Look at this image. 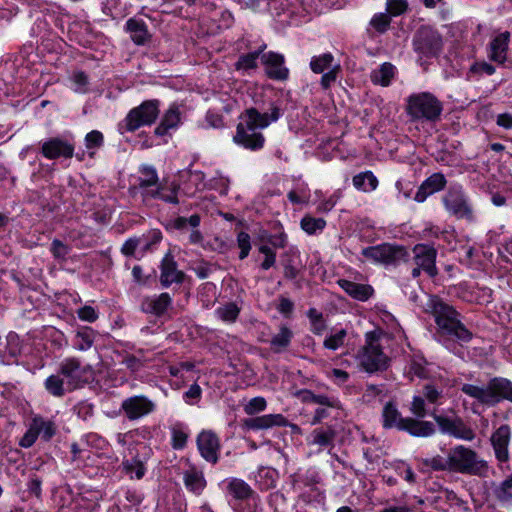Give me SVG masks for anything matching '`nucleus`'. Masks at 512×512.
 Here are the masks:
<instances>
[{"mask_svg": "<svg viewBox=\"0 0 512 512\" xmlns=\"http://www.w3.org/2000/svg\"><path fill=\"white\" fill-rule=\"evenodd\" d=\"M395 74L396 67L389 62H385L371 72L370 78L373 84L387 87L391 84Z\"/></svg>", "mask_w": 512, "mask_h": 512, "instance_id": "obj_35", "label": "nucleus"}, {"mask_svg": "<svg viewBox=\"0 0 512 512\" xmlns=\"http://www.w3.org/2000/svg\"><path fill=\"white\" fill-rule=\"evenodd\" d=\"M41 153L47 159L72 158L74 155V145L62 138H50L42 143Z\"/></svg>", "mask_w": 512, "mask_h": 512, "instance_id": "obj_19", "label": "nucleus"}, {"mask_svg": "<svg viewBox=\"0 0 512 512\" xmlns=\"http://www.w3.org/2000/svg\"><path fill=\"white\" fill-rule=\"evenodd\" d=\"M266 48V45H262L258 50L254 52H250L244 55H241L236 62L235 66L238 70H248L256 68L257 66V60Z\"/></svg>", "mask_w": 512, "mask_h": 512, "instance_id": "obj_46", "label": "nucleus"}, {"mask_svg": "<svg viewBox=\"0 0 512 512\" xmlns=\"http://www.w3.org/2000/svg\"><path fill=\"white\" fill-rule=\"evenodd\" d=\"M443 205L446 211L458 219H473V209L462 186L451 185L443 196Z\"/></svg>", "mask_w": 512, "mask_h": 512, "instance_id": "obj_12", "label": "nucleus"}, {"mask_svg": "<svg viewBox=\"0 0 512 512\" xmlns=\"http://www.w3.org/2000/svg\"><path fill=\"white\" fill-rule=\"evenodd\" d=\"M31 426L37 436H41L45 441L50 440L56 433L54 422L46 420L40 416H36L32 419Z\"/></svg>", "mask_w": 512, "mask_h": 512, "instance_id": "obj_40", "label": "nucleus"}, {"mask_svg": "<svg viewBox=\"0 0 512 512\" xmlns=\"http://www.w3.org/2000/svg\"><path fill=\"white\" fill-rule=\"evenodd\" d=\"M509 39L510 34L509 32L505 31L495 36L491 40L489 44L488 56L492 61L497 62L499 64L505 62L507 58Z\"/></svg>", "mask_w": 512, "mask_h": 512, "instance_id": "obj_29", "label": "nucleus"}, {"mask_svg": "<svg viewBox=\"0 0 512 512\" xmlns=\"http://www.w3.org/2000/svg\"><path fill=\"white\" fill-rule=\"evenodd\" d=\"M427 467L435 471H448L466 475L482 476L488 463L478 453L465 445L451 447L445 456L436 455L424 460Z\"/></svg>", "mask_w": 512, "mask_h": 512, "instance_id": "obj_2", "label": "nucleus"}, {"mask_svg": "<svg viewBox=\"0 0 512 512\" xmlns=\"http://www.w3.org/2000/svg\"><path fill=\"white\" fill-rule=\"evenodd\" d=\"M443 434H448L457 439L472 441L475 438L474 431L468 427L460 417H446L431 413Z\"/></svg>", "mask_w": 512, "mask_h": 512, "instance_id": "obj_17", "label": "nucleus"}, {"mask_svg": "<svg viewBox=\"0 0 512 512\" xmlns=\"http://www.w3.org/2000/svg\"><path fill=\"white\" fill-rule=\"evenodd\" d=\"M51 252L57 259H65L69 253V247L62 241L54 239L51 244Z\"/></svg>", "mask_w": 512, "mask_h": 512, "instance_id": "obj_57", "label": "nucleus"}, {"mask_svg": "<svg viewBox=\"0 0 512 512\" xmlns=\"http://www.w3.org/2000/svg\"><path fill=\"white\" fill-rule=\"evenodd\" d=\"M202 394V389L198 384H193L189 387V389L184 393V399L188 404H193V401H197L200 399Z\"/></svg>", "mask_w": 512, "mask_h": 512, "instance_id": "obj_60", "label": "nucleus"}, {"mask_svg": "<svg viewBox=\"0 0 512 512\" xmlns=\"http://www.w3.org/2000/svg\"><path fill=\"white\" fill-rule=\"evenodd\" d=\"M387 12L392 17L399 16L406 12L408 9V1L407 0H387L386 2Z\"/></svg>", "mask_w": 512, "mask_h": 512, "instance_id": "obj_51", "label": "nucleus"}, {"mask_svg": "<svg viewBox=\"0 0 512 512\" xmlns=\"http://www.w3.org/2000/svg\"><path fill=\"white\" fill-rule=\"evenodd\" d=\"M85 147L89 157L93 158L97 150L102 147L104 143L103 134L98 130H93L85 136Z\"/></svg>", "mask_w": 512, "mask_h": 512, "instance_id": "obj_45", "label": "nucleus"}, {"mask_svg": "<svg viewBox=\"0 0 512 512\" xmlns=\"http://www.w3.org/2000/svg\"><path fill=\"white\" fill-rule=\"evenodd\" d=\"M159 114V101L148 100L130 110L124 125L127 131L133 132L142 126L151 125Z\"/></svg>", "mask_w": 512, "mask_h": 512, "instance_id": "obj_13", "label": "nucleus"}, {"mask_svg": "<svg viewBox=\"0 0 512 512\" xmlns=\"http://www.w3.org/2000/svg\"><path fill=\"white\" fill-rule=\"evenodd\" d=\"M338 200H339L338 195H336V194L331 195L328 199L319 203L317 210L319 212H325V213L329 212L334 208V206L337 204Z\"/></svg>", "mask_w": 512, "mask_h": 512, "instance_id": "obj_63", "label": "nucleus"}, {"mask_svg": "<svg viewBox=\"0 0 512 512\" xmlns=\"http://www.w3.org/2000/svg\"><path fill=\"white\" fill-rule=\"evenodd\" d=\"M181 123V111L176 104H172L163 115L160 124L155 129V134L165 135L170 129H176Z\"/></svg>", "mask_w": 512, "mask_h": 512, "instance_id": "obj_33", "label": "nucleus"}, {"mask_svg": "<svg viewBox=\"0 0 512 512\" xmlns=\"http://www.w3.org/2000/svg\"><path fill=\"white\" fill-rule=\"evenodd\" d=\"M461 391L477 403L493 407L502 400L512 402V382L506 378L495 377L486 384L465 383Z\"/></svg>", "mask_w": 512, "mask_h": 512, "instance_id": "obj_4", "label": "nucleus"}, {"mask_svg": "<svg viewBox=\"0 0 512 512\" xmlns=\"http://www.w3.org/2000/svg\"><path fill=\"white\" fill-rule=\"evenodd\" d=\"M412 251L413 262L415 264V267H413L411 271L412 277H419L421 271L427 273L429 277H435L438 274V269L436 267V249L429 245L417 244L414 246Z\"/></svg>", "mask_w": 512, "mask_h": 512, "instance_id": "obj_14", "label": "nucleus"}, {"mask_svg": "<svg viewBox=\"0 0 512 512\" xmlns=\"http://www.w3.org/2000/svg\"><path fill=\"white\" fill-rule=\"evenodd\" d=\"M496 123L498 126L504 129H512V114L511 113H501L497 115Z\"/></svg>", "mask_w": 512, "mask_h": 512, "instance_id": "obj_64", "label": "nucleus"}, {"mask_svg": "<svg viewBox=\"0 0 512 512\" xmlns=\"http://www.w3.org/2000/svg\"><path fill=\"white\" fill-rule=\"evenodd\" d=\"M172 304V298L169 293L164 292L159 295L145 297L141 302L143 312L155 316H162Z\"/></svg>", "mask_w": 512, "mask_h": 512, "instance_id": "obj_25", "label": "nucleus"}, {"mask_svg": "<svg viewBox=\"0 0 512 512\" xmlns=\"http://www.w3.org/2000/svg\"><path fill=\"white\" fill-rule=\"evenodd\" d=\"M58 371L64 378L69 391L80 389L93 380L92 367L88 364H83L75 357H68L62 360Z\"/></svg>", "mask_w": 512, "mask_h": 512, "instance_id": "obj_9", "label": "nucleus"}, {"mask_svg": "<svg viewBox=\"0 0 512 512\" xmlns=\"http://www.w3.org/2000/svg\"><path fill=\"white\" fill-rule=\"evenodd\" d=\"M138 186L144 201L148 200L153 190L160 185L156 169L151 165H142L139 168Z\"/></svg>", "mask_w": 512, "mask_h": 512, "instance_id": "obj_23", "label": "nucleus"}, {"mask_svg": "<svg viewBox=\"0 0 512 512\" xmlns=\"http://www.w3.org/2000/svg\"><path fill=\"white\" fill-rule=\"evenodd\" d=\"M122 465L123 470L131 479L140 480L144 477L146 473V467L144 463L137 457L124 460Z\"/></svg>", "mask_w": 512, "mask_h": 512, "instance_id": "obj_42", "label": "nucleus"}, {"mask_svg": "<svg viewBox=\"0 0 512 512\" xmlns=\"http://www.w3.org/2000/svg\"><path fill=\"white\" fill-rule=\"evenodd\" d=\"M425 310L434 317L439 337L460 342H468L472 339V333L461 322L460 314L441 298L429 296Z\"/></svg>", "mask_w": 512, "mask_h": 512, "instance_id": "obj_3", "label": "nucleus"}, {"mask_svg": "<svg viewBox=\"0 0 512 512\" xmlns=\"http://www.w3.org/2000/svg\"><path fill=\"white\" fill-rule=\"evenodd\" d=\"M215 313L219 319L224 322L233 323L238 318L240 308L235 303H227L223 306L218 307Z\"/></svg>", "mask_w": 512, "mask_h": 512, "instance_id": "obj_47", "label": "nucleus"}, {"mask_svg": "<svg viewBox=\"0 0 512 512\" xmlns=\"http://www.w3.org/2000/svg\"><path fill=\"white\" fill-rule=\"evenodd\" d=\"M78 317L87 322H94L98 318V313L91 306H84L77 311Z\"/></svg>", "mask_w": 512, "mask_h": 512, "instance_id": "obj_59", "label": "nucleus"}, {"mask_svg": "<svg viewBox=\"0 0 512 512\" xmlns=\"http://www.w3.org/2000/svg\"><path fill=\"white\" fill-rule=\"evenodd\" d=\"M496 496L503 503H507L512 500L511 478H508L501 483V485L496 489Z\"/></svg>", "mask_w": 512, "mask_h": 512, "instance_id": "obj_53", "label": "nucleus"}, {"mask_svg": "<svg viewBox=\"0 0 512 512\" xmlns=\"http://www.w3.org/2000/svg\"><path fill=\"white\" fill-rule=\"evenodd\" d=\"M227 491L231 496L238 500H246L252 498L255 512H257V509L260 506V500L257 497H254L253 490L245 481L238 478L229 479L227 484Z\"/></svg>", "mask_w": 512, "mask_h": 512, "instance_id": "obj_28", "label": "nucleus"}, {"mask_svg": "<svg viewBox=\"0 0 512 512\" xmlns=\"http://www.w3.org/2000/svg\"><path fill=\"white\" fill-rule=\"evenodd\" d=\"M383 426L385 428H397L411 434L415 437L432 436L436 429L432 422L413 419L410 417L403 418L395 405L388 402L383 408Z\"/></svg>", "mask_w": 512, "mask_h": 512, "instance_id": "obj_7", "label": "nucleus"}, {"mask_svg": "<svg viewBox=\"0 0 512 512\" xmlns=\"http://www.w3.org/2000/svg\"><path fill=\"white\" fill-rule=\"evenodd\" d=\"M446 386L447 382L443 377L426 383L423 386L422 394L413 397L410 407L412 414L418 418H424L427 415L425 401L434 405L440 404Z\"/></svg>", "mask_w": 512, "mask_h": 512, "instance_id": "obj_11", "label": "nucleus"}, {"mask_svg": "<svg viewBox=\"0 0 512 512\" xmlns=\"http://www.w3.org/2000/svg\"><path fill=\"white\" fill-rule=\"evenodd\" d=\"M184 280V273L178 269L174 257L167 253L160 264V283L168 288L172 284H180Z\"/></svg>", "mask_w": 512, "mask_h": 512, "instance_id": "obj_20", "label": "nucleus"}, {"mask_svg": "<svg viewBox=\"0 0 512 512\" xmlns=\"http://www.w3.org/2000/svg\"><path fill=\"white\" fill-rule=\"evenodd\" d=\"M339 286L352 298L358 301H366L373 294V288L368 284L355 283L350 280H338Z\"/></svg>", "mask_w": 512, "mask_h": 512, "instance_id": "obj_31", "label": "nucleus"}, {"mask_svg": "<svg viewBox=\"0 0 512 512\" xmlns=\"http://www.w3.org/2000/svg\"><path fill=\"white\" fill-rule=\"evenodd\" d=\"M391 17L389 13H377L370 20V25L378 32L384 33L390 26Z\"/></svg>", "mask_w": 512, "mask_h": 512, "instance_id": "obj_49", "label": "nucleus"}, {"mask_svg": "<svg viewBox=\"0 0 512 512\" xmlns=\"http://www.w3.org/2000/svg\"><path fill=\"white\" fill-rule=\"evenodd\" d=\"M443 49L441 34L430 26L420 27L413 37V50L417 54V62L426 67L428 61L440 55Z\"/></svg>", "mask_w": 512, "mask_h": 512, "instance_id": "obj_8", "label": "nucleus"}, {"mask_svg": "<svg viewBox=\"0 0 512 512\" xmlns=\"http://www.w3.org/2000/svg\"><path fill=\"white\" fill-rule=\"evenodd\" d=\"M381 335L382 332L379 330L367 332L365 344L357 354L359 367L369 374L383 371L388 367L389 358L383 352L380 343Z\"/></svg>", "mask_w": 512, "mask_h": 512, "instance_id": "obj_5", "label": "nucleus"}, {"mask_svg": "<svg viewBox=\"0 0 512 512\" xmlns=\"http://www.w3.org/2000/svg\"><path fill=\"white\" fill-rule=\"evenodd\" d=\"M287 197L293 204L307 203L310 197L309 189L307 186L299 187L298 189L290 191Z\"/></svg>", "mask_w": 512, "mask_h": 512, "instance_id": "obj_52", "label": "nucleus"}, {"mask_svg": "<svg viewBox=\"0 0 512 512\" xmlns=\"http://www.w3.org/2000/svg\"><path fill=\"white\" fill-rule=\"evenodd\" d=\"M197 448L200 455L212 464L218 462L220 451V440L218 436L210 431L204 430L197 436Z\"/></svg>", "mask_w": 512, "mask_h": 512, "instance_id": "obj_18", "label": "nucleus"}, {"mask_svg": "<svg viewBox=\"0 0 512 512\" xmlns=\"http://www.w3.org/2000/svg\"><path fill=\"white\" fill-rule=\"evenodd\" d=\"M362 255L377 264L398 265L408 261L410 255L407 249L401 245L383 243L376 246H369L362 250Z\"/></svg>", "mask_w": 512, "mask_h": 512, "instance_id": "obj_10", "label": "nucleus"}, {"mask_svg": "<svg viewBox=\"0 0 512 512\" xmlns=\"http://www.w3.org/2000/svg\"><path fill=\"white\" fill-rule=\"evenodd\" d=\"M261 61L269 78L284 80L288 77V69L284 66V56L282 54L275 52L263 53Z\"/></svg>", "mask_w": 512, "mask_h": 512, "instance_id": "obj_22", "label": "nucleus"}, {"mask_svg": "<svg viewBox=\"0 0 512 512\" xmlns=\"http://www.w3.org/2000/svg\"><path fill=\"white\" fill-rule=\"evenodd\" d=\"M510 438L511 429L507 424L501 425L491 436L495 456L500 462H505L509 458Z\"/></svg>", "mask_w": 512, "mask_h": 512, "instance_id": "obj_24", "label": "nucleus"}, {"mask_svg": "<svg viewBox=\"0 0 512 512\" xmlns=\"http://www.w3.org/2000/svg\"><path fill=\"white\" fill-rule=\"evenodd\" d=\"M75 84L74 90L78 93H85L87 91L88 77L83 72H76L72 76Z\"/></svg>", "mask_w": 512, "mask_h": 512, "instance_id": "obj_58", "label": "nucleus"}, {"mask_svg": "<svg viewBox=\"0 0 512 512\" xmlns=\"http://www.w3.org/2000/svg\"><path fill=\"white\" fill-rule=\"evenodd\" d=\"M267 407V402L263 397H254L252 398L245 406L244 412L247 415H255L264 411Z\"/></svg>", "mask_w": 512, "mask_h": 512, "instance_id": "obj_50", "label": "nucleus"}, {"mask_svg": "<svg viewBox=\"0 0 512 512\" xmlns=\"http://www.w3.org/2000/svg\"><path fill=\"white\" fill-rule=\"evenodd\" d=\"M44 387L49 394L58 398L63 397L67 392H70L59 371L57 374H52L46 378L44 381Z\"/></svg>", "mask_w": 512, "mask_h": 512, "instance_id": "obj_38", "label": "nucleus"}, {"mask_svg": "<svg viewBox=\"0 0 512 512\" xmlns=\"http://www.w3.org/2000/svg\"><path fill=\"white\" fill-rule=\"evenodd\" d=\"M37 437L38 436L35 433L33 427L30 425L28 431L21 438L19 445L24 448H29L35 443Z\"/></svg>", "mask_w": 512, "mask_h": 512, "instance_id": "obj_62", "label": "nucleus"}, {"mask_svg": "<svg viewBox=\"0 0 512 512\" xmlns=\"http://www.w3.org/2000/svg\"><path fill=\"white\" fill-rule=\"evenodd\" d=\"M447 181L442 173H434L429 176L418 188L414 200L416 202H424L428 196L442 190Z\"/></svg>", "mask_w": 512, "mask_h": 512, "instance_id": "obj_26", "label": "nucleus"}, {"mask_svg": "<svg viewBox=\"0 0 512 512\" xmlns=\"http://www.w3.org/2000/svg\"><path fill=\"white\" fill-rule=\"evenodd\" d=\"M199 224H200V217L197 214L191 215L189 218L177 217L174 220V227L177 229H184L188 225L193 228H196L199 226Z\"/></svg>", "mask_w": 512, "mask_h": 512, "instance_id": "obj_55", "label": "nucleus"}, {"mask_svg": "<svg viewBox=\"0 0 512 512\" xmlns=\"http://www.w3.org/2000/svg\"><path fill=\"white\" fill-rule=\"evenodd\" d=\"M334 60L333 54L329 52L315 55L310 60V69L316 74H323L320 84L324 89H328L336 82L341 71L340 64L335 63Z\"/></svg>", "mask_w": 512, "mask_h": 512, "instance_id": "obj_15", "label": "nucleus"}, {"mask_svg": "<svg viewBox=\"0 0 512 512\" xmlns=\"http://www.w3.org/2000/svg\"><path fill=\"white\" fill-rule=\"evenodd\" d=\"M296 396L305 403H314L325 407L337 408L341 407L340 401L334 396L324 394H315L311 390L302 389L296 393Z\"/></svg>", "mask_w": 512, "mask_h": 512, "instance_id": "obj_30", "label": "nucleus"}, {"mask_svg": "<svg viewBox=\"0 0 512 512\" xmlns=\"http://www.w3.org/2000/svg\"><path fill=\"white\" fill-rule=\"evenodd\" d=\"M237 244L240 248L239 258L242 260L246 258L251 250L250 236L246 232H240L237 235Z\"/></svg>", "mask_w": 512, "mask_h": 512, "instance_id": "obj_54", "label": "nucleus"}, {"mask_svg": "<svg viewBox=\"0 0 512 512\" xmlns=\"http://www.w3.org/2000/svg\"><path fill=\"white\" fill-rule=\"evenodd\" d=\"M94 339V330L89 327H85L76 333L73 342L74 348L79 351H86L92 347Z\"/></svg>", "mask_w": 512, "mask_h": 512, "instance_id": "obj_41", "label": "nucleus"}, {"mask_svg": "<svg viewBox=\"0 0 512 512\" xmlns=\"http://www.w3.org/2000/svg\"><path fill=\"white\" fill-rule=\"evenodd\" d=\"M346 336L347 332L345 329L337 330L325 338L323 346L329 350H337L344 345Z\"/></svg>", "mask_w": 512, "mask_h": 512, "instance_id": "obj_48", "label": "nucleus"}, {"mask_svg": "<svg viewBox=\"0 0 512 512\" xmlns=\"http://www.w3.org/2000/svg\"><path fill=\"white\" fill-rule=\"evenodd\" d=\"M353 186L362 192L374 191L378 186V180L371 171L361 172L352 179Z\"/></svg>", "mask_w": 512, "mask_h": 512, "instance_id": "obj_39", "label": "nucleus"}, {"mask_svg": "<svg viewBox=\"0 0 512 512\" xmlns=\"http://www.w3.org/2000/svg\"><path fill=\"white\" fill-rule=\"evenodd\" d=\"M442 110V103L430 92L413 93L406 99L405 111L413 121L435 122Z\"/></svg>", "mask_w": 512, "mask_h": 512, "instance_id": "obj_6", "label": "nucleus"}, {"mask_svg": "<svg viewBox=\"0 0 512 512\" xmlns=\"http://www.w3.org/2000/svg\"><path fill=\"white\" fill-rule=\"evenodd\" d=\"M292 338H293L292 330L289 327L282 325L279 328L278 333L273 335L270 340V345H271L272 350L276 353H281V352L285 351L288 348V346L290 345Z\"/></svg>", "mask_w": 512, "mask_h": 512, "instance_id": "obj_37", "label": "nucleus"}, {"mask_svg": "<svg viewBox=\"0 0 512 512\" xmlns=\"http://www.w3.org/2000/svg\"><path fill=\"white\" fill-rule=\"evenodd\" d=\"M288 420L282 414H266L247 418L243 421V428L247 430H267L272 427H286Z\"/></svg>", "mask_w": 512, "mask_h": 512, "instance_id": "obj_21", "label": "nucleus"}, {"mask_svg": "<svg viewBox=\"0 0 512 512\" xmlns=\"http://www.w3.org/2000/svg\"><path fill=\"white\" fill-rule=\"evenodd\" d=\"M156 403L145 395H135L122 401L121 410L130 421L141 419L156 410Z\"/></svg>", "mask_w": 512, "mask_h": 512, "instance_id": "obj_16", "label": "nucleus"}, {"mask_svg": "<svg viewBox=\"0 0 512 512\" xmlns=\"http://www.w3.org/2000/svg\"><path fill=\"white\" fill-rule=\"evenodd\" d=\"M126 30L132 41L137 45H143L150 37L147 25L141 19L130 18L126 22Z\"/></svg>", "mask_w": 512, "mask_h": 512, "instance_id": "obj_34", "label": "nucleus"}, {"mask_svg": "<svg viewBox=\"0 0 512 512\" xmlns=\"http://www.w3.org/2000/svg\"><path fill=\"white\" fill-rule=\"evenodd\" d=\"M183 482L186 489L196 495H200L207 485L202 469L194 465L183 471Z\"/></svg>", "mask_w": 512, "mask_h": 512, "instance_id": "obj_27", "label": "nucleus"}, {"mask_svg": "<svg viewBox=\"0 0 512 512\" xmlns=\"http://www.w3.org/2000/svg\"><path fill=\"white\" fill-rule=\"evenodd\" d=\"M140 238H129L125 241V243L121 247V252L125 256H133L137 247L140 244Z\"/></svg>", "mask_w": 512, "mask_h": 512, "instance_id": "obj_61", "label": "nucleus"}, {"mask_svg": "<svg viewBox=\"0 0 512 512\" xmlns=\"http://www.w3.org/2000/svg\"><path fill=\"white\" fill-rule=\"evenodd\" d=\"M335 432L331 428H318L312 431L307 439L309 445H316L320 449L329 447L333 444Z\"/></svg>", "mask_w": 512, "mask_h": 512, "instance_id": "obj_36", "label": "nucleus"}, {"mask_svg": "<svg viewBox=\"0 0 512 512\" xmlns=\"http://www.w3.org/2000/svg\"><path fill=\"white\" fill-rule=\"evenodd\" d=\"M281 115V109L275 103H271L269 112L261 113L256 108L245 110L236 127L233 142L251 151L262 149L265 137L259 130L276 122Z\"/></svg>", "mask_w": 512, "mask_h": 512, "instance_id": "obj_1", "label": "nucleus"}, {"mask_svg": "<svg viewBox=\"0 0 512 512\" xmlns=\"http://www.w3.org/2000/svg\"><path fill=\"white\" fill-rule=\"evenodd\" d=\"M301 228L309 235L320 233L326 227V221L323 218H316L305 215L300 222Z\"/></svg>", "mask_w": 512, "mask_h": 512, "instance_id": "obj_44", "label": "nucleus"}, {"mask_svg": "<svg viewBox=\"0 0 512 512\" xmlns=\"http://www.w3.org/2000/svg\"><path fill=\"white\" fill-rule=\"evenodd\" d=\"M180 186L175 181L160 183V185L155 188L152 194L149 196V199H160L166 203L170 204H178V192Z\"/></svg>", "mask_w": 512, "mask_h": 512, "instance_id": "obj_32", "label": "nucleus"}, {"mask_svg": "<svg viewBox=\"0 0 512 512\" xmlns=\"http://www.w3.org/2000/svg\"><path fill=\"white\" fill-rule=\"evenodd\" d=\"M410 371L419 378H428L429 369L425 361L415 359L412 361Z\"/></svg>", "mask_w": 512, "mask_h": 512, "instance_id": "obj_56", "label": "nucleus"}, {"mask_svg": "<svg viewBox=\"0 0 512 512\" xmlns=\"http://www.w3.org/2000/svg\"><path fill=\"white\" fill-rule=\"evenodd\" d=\"M187 439L188 431L183 424L176 423L171 427V445L174 449H183L186 446Z\"/></svg>", "mask_w": 512, "mask_h": 512, "instance_id": "obj_43", "label": "nucleus"}]
</instances>
